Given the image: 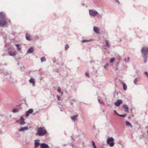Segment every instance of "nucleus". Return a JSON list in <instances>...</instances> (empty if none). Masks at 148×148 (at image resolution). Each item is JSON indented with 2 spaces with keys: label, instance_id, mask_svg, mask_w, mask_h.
Masks as SVG:
<instances>
[{
  "label": "nucleus",
  "instance_id": "1",
  "mask_svg": "<svg viewBox=\"0 0 148 148\" xmlns=\"http://www.w3.org/2000/svg\"><path fill=\"white\" fill-rule=\"evenodd\" d=\"M8 21L11 23V21L6 18V13L4 12H0V26L4 27L7 26Z\"/></svg>",
  "mask_w": 148,
  "mask_h": 148
},
{
  "label": "nucleus",
  "instance_id": "2",
  "mask_svg": "<svg viewBox=\"0 0 148 148\" xmlns=\"http://www.w3.org/2000/svg\"><path fill=\"white\" fill-rule=\"evenodd\" d=\"M141 51L144 63L145 64L147 62V59L148 58V47H143L141 49Z\"/></svg>",
  "mask_w": 148,
  "mask_h": 148
},
{
  "label": "nucleus",
  "instance_id": "3",
  "mask_svg": "<svg viewBox=\"0 0 148 148\" xmlns=\"http://www.w3.org/2000/svg\"><path fill=\"white\" fill-rule=\"evenodd\" d=\"M37 134L39 136H44L47 133V130L42 127L37 128Z\"/></svg>",
  "mask_w": 148,
  "mask_h": 148
},
{
  "label": "nucleus",
  "instance_id": "4",
  "mask_svg": "<svg viewBox=\"0 0 148 148\" xmlns=\"http://www.w3.org/2000/svg\"><path fill=\"white\" fill-rule=\"evenodd\" d=\"M114 139L112 137H109L107 140V144L110 145V147H113L114 145Z\"/></svg>",
  "mask_w": 148,
  "mask_h": 148
},
{
  "label": "nucleus",
  "instance_id": "5",
  "mask_svg": "<svg viewBox=\"0 0 148 148\" xmlns=\"http://www.w3.org/2000/svg\"><path fill=\"white\" fill-rule=\"evenodd\" d=\"M8 53L9 55L11 56H14L16 54V52L14 48L10 47L8 49Z\"/></svg>",
  "mask_w": 148,
  "mask_h": 148
},
{
  "label": "nucleus",
  "instance_id": "6",
  "mask_svg": "<svg viewBox=\"0 0 148 148\" xmlns=\"http://www.w3.org/2000/svg\"><path fill=\"white\" fill-rule=\"evenodd\" d=\"M89 13L90 16L93 17H95L98 14V12L95 10H89Z\"/></svg>",
  "mask_w": 148,
  "mask_h": 148
},
{
  "label": "nucleus",
  "instance_id": "7",
  "mask_svg": "<svg viewBox=\"0 0 148 148\" xmlns=\"http://www.w3.org/2000/svg\"><path fill=\"white\" fill-rule=\"evenodd\" d=\"M119 81L120 84L123 86V90L125 91L127 89V86L126 84L120 79H119Z\"/></svg>",
  "mask_w": 148,
  "mask_h": 148
},
{
  "label": "nucleus",
  "instance_id": "8",
  "mask_svg": "<svg viewBox=\"0 0 148 148\" xmlns=\"http://www.w3.org/2000/svg\"><path fill=\"white\" fill-rule=\"evenodd\" d=\"M40 140L36 139L34 140V148L38 147L40 144Z\"/></svg>",
  "mask_w": 148,
  "mask_h": 148
},
{
  "label": "nucleus",
  "instance_id": "9",
  "mask_svg": "<svg viewBox=\"0 0 148 148\" xmlns=\"http://www.w3.org/2000/svg\"><path fill=\"white\" fill-rule=\"evenodd\" d=\"M122 102V100L121 99L117 100L116 102L114 104L115 106L116 107H118L119 106L121 103Z\"/></svg>",
  "mask_w": 148,
  "mask_h": 148
},
{
  "label": "nucleus",
  "instance_id": "10",
  "mask_svg": "<svg viewBox=\"0 0 148 148\" xmlns=\"http://www.w3.org/2000/svg\"><path fill=\"white\" fill-rule=\"evenodd\" d=\"M33 111V110L32 109H30L28 110L27 111L25 114V116L27 117L29 116L30 114H32Z\"/></svg>",
  "mask_w": 148,
  "mask_h": 148
},
{
  "label": "nucleus",
  "instance_id": "11",
  "mask_svg": "<svg viewBox=\"0 0 148 148\" xmlns=\"http://www.w3.org/2000/svg\"><path fill=\"white\" fill-rule=\"evenodd\" d=\"M48 145L45 143H42L40 145V148H49Z\"/></svg>",
  "mask_w": 148,
  "mask_h": 148
},
{
  "label": "nucleus",
  "instance_id": "12",
  "mask_svg": "<svg viewBox=\"0 0 148 148\" xmlns=\"http://www.w3.org/2000/svg\"><path fill=\"white\" fill-rule=\"evenodd\" d=\"M19 120L20 121V124L21 125H24L25 123V122L24 121L25 119L22 116L20 117Z\"/></svg>",
  "mask_w": 148,
  "mask_h": 148
},
{
  "label": "nucleus",
  "instance_id": "13",
  "mask_svg": "<svg viewBox=\"0 0 148 148\" xmlns=\"http://www.w3.org/2000/svg\"><path fill=\"white\" fill-rule=\"evenodd\" d=\"M29 129V128L27 126L25 127H21L18 130L19 132H23L25 130H27Z\"/></svg>",
  "mask_w": 148,
  "mask_h": 148
},
{
  "label": "nucleus",
  "instance_id": "14",
  "mask_svg": "<svg viewBox=\"0 0 148 148\" xmlns=\"http://www.w3.org/2000/svg\"><path fill=\"white\" fill-rule=\"evenodd\" d=\"M63 93H60V95H57V98L58 101H61L62 100V96L63 95Z\"/></svg>",
  "mask_w": 148,
  "mask_h": 148
},
{
  "label": "nucleus",
  "instance_id": "15",
  "mask_svg": "<svg viewBox=\"0 0 148 148\" xmlns=\"http://www.w3.org/2000/svg\"><path fill=\"white\" fill-rule=\"evenodd\" d=\"M93 28V30L95 33L97 34L99 33V29L97 27L95 26Z\"/></svg>",
  "mask_w": 148,
  "mask_h": 148
},
{
  "label": "nucleus",
  "instance_id": "16",
  "mask_svg": "<svg viewBox=\"0 0 148 148\" xmlns=\"http://www.w3.org/2000/svg\"><path fill=\"white\" fill-rule=\"evenodd\" d=\"M34 49L33 47H31L28 49L27 51V53H32L34 52Z\"/></svg>",
  "mask_w": 148,
  "mask_h": 148
},
{
  "label": "nucleus",
  "instance_id": "17",
  "mask_svg": "<svg viewBox=\"0 0 148 148\" xmlns=\"http://www.w3.org/2000/svg\"><path fill=\"white\" fill-rule=\"evenodd\" d=\"M17 65H19L20 67L18 68V69L19 70L22 71L24 69V68L23 67L22 64L18 63H17Z\"/></svg>",
  "mask_w": 148,
  "mask_h": 148
},
{
  "label": "nucleus",
  "instance_id": "18",
  "mask_svg": "<svg viewBox=\"0 0 148 148\" xmlns=\"http://www.w3.org/2000/svg\"><path fill=\"white\" fill-rule=\"evenodd\" d=\"M78 115L77 114L71 117V119L73 120L74 121H75V120H77V117L78 116Z\"/></svg>",
  "mask_w": 148,
  "mask_h": 148
},
{
  "label": "nucleus",
  "instance_id": "19",
  "mask_svg": "<svg viewBox=\"0 0 148 148\" xmlns=\"http://www.w3.org/2000/svg\"><path fill=\"white\" fill-rule=\"evenodd\" d=\"M123 107L125 109V112H128L129 109H128V107L127 105L125 104H124V105H123Z\"/></svg>",
  "mask_w": 148,
  "mask_h": 148
},
{
  "label": "nucleus",
  "instance_id": "20",
  "mask_svg": "<svg viewBox=\"0 0 148 148\" xmlns=\"http://www.w3.org/2000/svg\"><path fill=\"white\" fill-rule=\"evenodd\" d=\"M125 124L126 126H129L131 128L132 127V125L131 124V123L129 121H127L125 122Z\"/></svg>",
  "mask_w": 148,
  "mask_h": 148
},
{
  "label": "nucleus",
  "instance_id": "21",
  "mask_svg": "<svg viewBox=\"0 0 148 148\" xmlns=\"http://www.w3.org/2000/svg\"><path fill=\"white\" fill-rule=\"evenodd\" d=\"M26 39L30 41L31 40L30 38V36L28 34L26 33Z\"/></svg>",
  "mask_w": 148,
  "mask_h": 148
},
{
  "label": "nucleus",
  "instance_id": "22",
  "mask_svg": "<svg viewBox=\"0 0 148 148\" xmlns=\"http://www.w3.org/2000/svg\"><path fill=\"white\" fill-rule=\"evenodd\" d=\"M30 83H32L34 85L35 84V82L34 78H31L29 80Z\"/></svg>",
  "mask_w": 148,
  "mask_h": 148
},
{
  "label": "nucleus",
  "instance_id": "23",
  "mask_svg": "<svg viewBox=\"0 0 148 148\" xmlns=\"http://www.w3.org/2000/svg\"><path fill=\"white\" fill-rule=\"evenodd\" d=\"M92 39H89V40H86V39H84L82 41V43H84L86 42H88L90 41H91L92 40Z\"/></svg>",
  "mask_w": 148,
  "mask_h": 148
},
{
  "label": "nucleus",
  "instance_id": "24",
  "mask_svg": "<svg viewBox=\"0 0 148 148\" xmlns=\"http://www.w3.org/2000/svg\"><path fill=\"white\" fill-rule=\"evenodd\" d=\"M139 79L137 78H136L134 80V82L135 84H137L138 82V81Z\"/></svg>",
  "mask_w": 148,
  "mask_h": 148
},
{
  "label": "nucleus",
  "instance_id": "25",
  "mask_svg": "<svg viewBox=\"0 0 148 148\" xmlns=\"http://www.w3.org/2000/svg\"><path fill=\"white\" fill-rule=\"evenodd\" d=\"M40 60L42 62H45L46 61L45 58L44 57H41L40 58Z\"/></svg>",
  "mask_w": 148,
  "mask_h": 148
},
{
  "label": "nucleus",
  "instance_id": "26",
  "mask_svg": "<svg viewBox=\"0 0 148 148\" xmlns=\"http://www.w3.org/2000/svg\"><path fill=\"white\" fill-rule=\"evenodd\" d=\"M105 45L106 46L108 47H109V42L108 40H106L105 41Z\"/></svg>",
  "mask_w": 148,
  "mask_h": 148
},
{
  "label": "nucleus",
  "instance_id": "27",
  "mask_svg": "<svg viewBox=\"0 0 148 148\" xmlns=\"http://www.w3.org/2000/svg\"><path fill=\"white\" fill-rule=\"evenodd\" d=\"M103 15V14L102 13H101V14H99L98 13V14H97V16L98 18H102Z\"/></svg>",
  "mask_w": 148,
  "mask_h": 148
},
{
  "label": "nucleus",
  "instance_id": "28",
  "mask_svg": "<svg viewBox=\"0 0 148 148\" xmlns=\"http://www.w3.org/2000/svg\"><path fill=\"white\" fill-rule=\"evenodd\" d=\"M15 45L16 47V48L19 51L21 50V48L19 47V45L18 44H16Z\"/></svg>",
  "mask_w": 148,
  "mask_h": 148
},
{
  "label": "nucleus",
  "instance_id": "29",
  "mask_svg": "<svg viewBox=\"0 0 148 148\" xmlns=\"http://www.w3.org/2000/svg\"><path fill=\"white\" fill-rule=\"evenodd\" d=\"M19 110L18 109H14L12 110V112L13 113H16L18 112Z\"/></svg>",
  "mask_w": 148,
  "mask_h": 148
},
{
  "label": "nucleus",
  "instance_id": "30",
  "mask_svg": "<svg viewBox=\"0 0 148 148\" xmlns=\"http://www.w3.org/2000/svg\"><path fill=\"white\" fill-rule=\"evenodd\" d=\"M69 45L68 44H66L65 45V51L67 50L69 48Z\"/></svg>",
  "mask_w": 148,
  "mask_h": 148
},
{
  "label": "nucleus",
  "instance_id": "31",
  "mask_svg": "<svg viewBox=\"0 0 148 148\" xmlns=\"http://www.w3.org/2000/svg\"><path fill=\"white\" fill-rule=\"evenodd\" d=\"M109 65V64L108 63L106 64L104 66V68L105 69H107L108 68Z\"/></svg>",
  "mask_w": 148,
  "mask_h": 148
},
{
  "label": "nucleus",
  "instance_id": "32",
  "mask_svg": "<svg viewBox=\"0 0 148 148\" xmlns=\"http://www.w3.org/2000/svg\"><path fill=\"white\" fill-rule=\"evenodd\" d=\"M98 102L99 103H100V104H101L102 105L104 103H103V102L102 101H101V100H100L99 99V97L98 98Z\"/></svg>",
  "mask_w": 148,
  "mask_h": 148
},
{
  "label": "nucleus",
  "instance_id": "33",
  "mask_svg": "<svg viewBox=\"0 0 148 148\" xmlns=\"http://www.w3.org/2000/svg\"><path fill=\"white\" fill-rule=\"evenodd\" d=\"M40 112L39 111H36L33 113V115H35L38 114Z\"/></svg>",
  "mask_w": 148,
  "mask_h": 148
},
{
  "label": "nucleus",
  "instance_id": "34",
  "mask_svg": "<svg viewBox=\"0 0 148 148\" xmlns=\"http://www.w3.org/2000/svg\"><path fill=\"white\" fill-rule=\"evenodd\" d=\"M115 58H112L110 59V62L111 63H113L115 61Z\"/></svg>",
  "mask_w": 148,
  "mask_h": 148
},
{
  "label": "nucleus",
  "instance_id": "35",
  "mask_svg": "<svg viewBox=\"0 0 148 148\" xmlns=\"http://www.w3.org/2000/svg\"><path fill=\"white\" fill-rule=\"evenodd\" d=\"M129 58L128 57L127 58H125V61L126 63H128L129 62Z\"/></svg>",
  "mask_w": 148,
  "mask_h": 148
},
{
  "label": "nucleus",
  "instance_id": "36",
  "mask_svg": "<svg viewBox=\"0 0 148 148\" xmlns=\"http://www.w3.org/2000/svg\"><path fill=\"white\" fill-rule=\"evenodd\" d=\"M126 114H119V116H120L121 117H125L126 116Z\"/></svg>",
  "mask_w": 148,
  "mask_h": 148
},
{
  "label": "nucleus",
  "instance_id": "37",
  "mask_svg": "<svg viewBox=\"0 0 148 148\" xmlns=\"http://www.w3.org/2000/svg\"><path fill=\"white\" fill-rule=\"evenodd\" d=\"M85 75L86 76H88V77H90L89 74L87 72H86L85 73Z\"/></svg>",
  "mask_w": 148,
  "mask_h": 148
},
{
  "label": "nucleus",
  "instance_id": "38",
  "mask_svg": "<svg viewBox=\"0 0 148 148\" xmlns=\"http://www.w3.org/2000/svg\"><path fill=\"white\" fill-rule=\"evenodd\" d=\"M57 91L58 92H61L60 88V87H59L58 89H57Z\"/></svg>",
  "mask_w": 148,
  "mask_h": 148
},
{
  "label": "nucleus",
  "instance_id": "39",
  "mask_svg": "<svg viewBox=\"0 0 148 148\" xmlns=\"http://www.w3.org/2000/svg\"><path fill=\"white\" fill-rule=\"evenodd\" d=\"M114 113L116 115L118 116H119V114H118L117 113V112H116V110H114Z\"/></svg>",
  "mask_w": 148,
  "mask_h": 148
},
{
  "label": "nucleus",
  "instance_id": "40",
  "mask_svg": "<svg viewBox=\"0 0 148 148\" xmlns=\"http://www.w3.org/2000/svg\"><path fill=\"white\" fill-rule=\"evenodd\" d=\"M144 74L146 75L147 76V77L148 78V73L146 71H145L144 72Z\"/></svg>",
  "mask_w": 148,
  "mask_h": 148
},
{
  "label": "nucleus",
  "instance_id": "41",
  "mask_svg": "<svg viewBox=\"0 0 148 148\" xmlns=\"http://www.w3.org/2000/svg\"><path fill=\"white\" fill-rule=\"evenodd\" d=\"M92 145L93 147L94 146H95V143L93 141H92Z\"/></svg>",
  "mask_w": 148,
  "mask_h": 148
},
{
  "label": "nucleus",
  "instance_id": "42",
  "mask_svg": "<svg viewBox=\"0 0 148 148\" xmlns=\"http://www.w3.org/2000/svg\"><path fill=\"white\" fill-rule=\"evenodd\" d=\"M115 1L119 4H120V3L119 1V0H114Z\"/></svg>",
  "mask_w": 148,
  "mask_h": 148
},
{
  "label": "nucleus",
  "instance_id": "43",
  "mask_svg": "<svg viewBox=\"0 0 148 148\" xmlns=\"http://www.w3.org/2000/svg\"><path fill=\"white\" fill-rule=\"evenodd\" d=\"M35 38L37 40H38L39 39V37L38 36H36L35 37Z\"/></svg>",
  "mask_w": 148,
  "mask_h": 148
},
{
  "label": "nucleus",
  "instance_id": "44",
  "mask_svg": "<svg viewBox=\"0 0 148 148\" xmlns=\"http://www.w3.org/2000/svg\"><path fill=\"white\" fill-rule=\"evenodd\" d=\"M19 121H20V120H17L16 121L17 123H18V122H19Z\"/></svg>",
  "mask_w": 148,
  "mask_h": 148
},
{
  "label": "nucleus",
  "instance_id": "45",
  "mask_svg": "<svg viewBox=\"0 0 148 148\" xmlns=\"http://www.w3.org/2000/svg\"><path fill=\"white\" fill-rule=\"evenodd\" d=\"M16 67H17V68L18 69V67H20V66H19V65H17V66H16Z\"/></svg>",
  "mask_w": 148,
  "mask_h": 148
},
{
  "label": "nucleus",
  "instance_id": "46",
  "mask_svg": "<svg viewBox=\"0 0 148 148\" xmlns=\"http://www.w3.org/2000/svg\"><path fill=\"white\" fill-rule=\"evenodd\" d=\"M93 148H97V147H96V145H95V146H93Z\"/></svg>",
  "mask_w": 148,
  "mask_h": 148
},
{
  "label": "nucleus",
  "instance_id": "47",
  "mask_svg": "<svg viewBox=\"0 0 148 148\" xmlns=\"http://www.w3.org/2000/svg\"><path fill=\"white\" fill-rule=\"evenodd\" d=\"M93 128L95 129V125L93 126Z\"/></svg>",
  "mask_w": 148,
  "mask_h": 148
},
{
  "label": "nucleus",
  "instance_id": "48",
  "mask_svg": "<svg viewBox=\"0 0 148 148\" xmlns=\"http://www.w3.org/2000/svg\"><path fill=\"white\" fill-rule=\"evenodd\" d=\"M146 128L147 129H148V125L146 127Z\"/></svg>",
  "mask_w": 148,
  "mask_h": 148
},
{
  "label": "nucleus",
  "instance_id": "49",
  "mask_svg": "<svg viewBox=\"0 0 148 148\" xmlns=\"http://www.w3.org/2000/svg\"><path fill=\"white\" fill-rule=\"evenodd\" d=\"M60 111H62V110H61V109L60 110Z\"/></svg>",
  "mask_w": 148,
  "mask_h": 148
},
{
  "label": "nucleus",
  "instance_id": "50",
  "mask_svg": "<svg viewBox=\"0 0 148 148\" xmlns=\"http://www.w3.org/2000/svg\"><path fill=\"white\" fill-rule=\"evenodd\" d=\"M1 134V132H0V134Z\"/></svg>",
  "mask_w": 148,
  "mask_h": 148
},
{
  "label": "nucleus",
  "instance_id": "51",
  "mask_svg": "<svg viewBox=\"0 0 148 148\" xmlns=\"http://www.w3.org/2000/svg\"><path fill=\"white\" fill-rule=\"evenodd\" d=\"M147 134H148V131L147 132Z\"/></svg>",
  "mask_w": 148,
  "mask_h": 148
},
{
  "label": "nucleus",
  "instance_id": "52",
  "mask_svg": "<svg viewBox=\"0 0 148 148\" xmlns=\"http://www.w3.org/2000/svg\"><path fill=\"white\" fill-rule=\"evenodd\" d=\"M54 14V15L55 16L56 15V14Z\"/></svg>",
  "mask_w": 148,
  "mask_h": 148
}]
</instances>
